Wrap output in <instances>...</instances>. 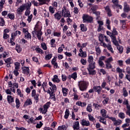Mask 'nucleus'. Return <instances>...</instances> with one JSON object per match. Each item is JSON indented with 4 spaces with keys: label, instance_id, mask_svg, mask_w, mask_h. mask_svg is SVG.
<instances>
[{
    "label": "nucleus",
    "instance_id": "nucleus-11",
    "mask_svg": "<svg viewBox=\"0 0 130 130\" xmlns=\"http://www.w3.org/2000/svg\"><path fill=\"white\" fill-rule=\"evenodd\" d=\"M81 123L83 126H89L90 125V122L85 119L82 120Z\"/></svg>",
    "mask_w": 130,
    "mask_h": 130
},
{
    "label": "nucleus",
    "instance_id": "nucleus-54",
    "mask_svg": "<svg viewBox=\"0 0 130 130\" xmlns=\"http://www.w3.org/2000/svg\"><path fill=\"white\" fill-rule=\"evenodd\" d=\"M14 64L15 66V70H19V67H20V63L18 62H15Z\"/></svg>",
    "mask_w": 130,
    "mask_h": 130
},
{
    "label": "nucleus",
    "instance_id": "nucleus-8",
    "mask_svg": "<svg viewBox=\"0 0 130 130\" xmlns=\"http://www.w3.org/2000/svg\"><path fill=\"white\" fill-rule=\"evenodd\" d=\"M23 74H26V75H29L30 74V70L29 67H23L22 68Z\"/></svg>",
    "mask_w": 130,
    "mask_h": 130
},
{
    "label": "nucleus",
    "instance_id": "nucleus-33",
    "mask_svg": "<svg viewBox=\"0 0 130 130\" xmlns=\"http://www.w3.org/2000/svg\"><path fill=\"white\" fill-rule=\"evenodd\" d=\"M78 55L81 57H87V52L86 51L82 52L81 53H79Z\"/></svg>",
    "mask_w": 130,
    "mask_h": 130
},
{
    "label": "nucleus",
    "instance_id": "nucleus-23",
    "mask_svg": "<svg viewBox=\"0 0 130 130\" xmlns=\"http://www.w3.org/2000/svg\"><path fill=\"white\" fill-rule=\"evenodd\" d=\"M89 72V75H91L92 76H94V75H96V70L94 69H87Z\"/></svg>",
    "mask_w": 130,
    "mask_h": 130
},
{
    "label": "nucleus",
    "instance_id": "nucleus-60",
    "mask_svg": "<svg viewBox=\"0 0 130 130\" xmlns=\"http://www.w3.org/2000/svg\"><path fill=\"white\" fill-rule=\"evenodd\" d=\"M97 9H98V6H93L91 8V9L92 10V11L93 12H95V11H96V10H97Z\"/></svg>",
    "mask_w": 130,
    "mask_h": 130
},
{
    "label": "nucleus",
    "instance_id": "nucleus-14",
    "mask_svg": "<svg viewBox=\"0 0 130 130\" xmlns=\"http://www.w3.org/2000/svg\"><path fill=\"white\" fill-rule=\"evenodd\" d=\"M49 85L51 87L50 89L51 91L54 92V91H56V86H55V85H53L51 82H49Z\"/></svg>",
    "mask_w": 130,
    "mask_h": 130
},
{
    "label": "nucleus",
    "instance_id": "nucleus-7",
    "mask_svg": "<svg viewBox=\"0 0 130 130\" xmlns=\"http://www.w3.org/2000/svg\"><path fill=\"white\" fill-rule=\"evenodd\" d=\"M95 69H96V62H93L92 63H89L87 69L94 70Z\"/></svg>",
    "mask_w": 130,
    "mask_h": 130
},
{
    "label": "nucleus",
    "instance_id": "nucleus-2",
    "mask_svg": "<svg viewBox=\"0 0 130 130\" xmlns=\"http://www.w3.org/2000/svg\"><path fill=\"white\" fill-rule=\"evenodd\" d=\"M82 19L83 23H92L93 22V17L90 16L88 14H83Z\"/></svg>",
    "mask_w": 130,
    "mask_h": 130
},
{
    "label": "nucleus",
    "instance_id": "nucleus-63",
    "mask_svg": "<svg viewBox=\"0 0 130 130\" xmlns=\"http://www.w3.org/2000/svg\"><path fill=\"white\" fill-rule=\"evenodd\" d=\"M116 72L117 73L120 74L121 73H122V70H121V69H120V68L117 67L116 68Z\"/></svg>",
    "mask_w": 130,
    "mask_h": 130
},
{
    "label": "nucleus",
    "instance_id": "nucleus-27",
    "mask_svg": "<svg viewBox=\"0 0 130 130\" xmlns=\"http://www.w3.org/2000/svg\"><path fill=\"white\" fill-rule=\"evenodd\" d=\"M69 116H70V110L69 109H66L64 117L66 119H68Z\"/></svg>",
    "mask_w": 130,
    "mask_h": 130
},
{
    "label": "nucleus",
    "instance_id": "nucleus-47",
    "mask_svg": "<svg viewBox=\"0 0 130 130\" xmlns=\"http://www.w3.org/2000/svg\"><path fill=\"white\" fill-rule=\"evenodd\" d=\"M0 26H5V20L2 17H0Z\"/></svg>",
    "mask_w": 130,
    "mask_h": 130
},
{
    "label": "nucleus",
    "instance_id": "nucleus-48",
    "mask_svg": "<svg viewBox=\"0 0 130 130\" xmlns=\"http://www.w3.org/2000/svg\"><path fill=\"white\" fill-rule=\"evenodd\" d=\"M52 57V54H48L45 56L46 60H49Z\"/></svg>",
    "mask_w": 130,
    "mask_h": 130
},
{
    "label": "nucleus",
    "instance_id": "nucleus-42",
    "mask_svg": "<svg viewBox=\"0 0 130 130\" xmlns=\"http://www.w3.org/2000/svg\"><path fill=\"white\" fill-rule=\"evenodd\" d=\"M111 61H113V58H112V57H110V58H107V60L105 61V62L110 63Z\"/></svg>",
    "mask_w": 130,
    "mask_h": 130
},
{
    "label": "nucleus",
    "instance_id": "nucleus-9",
    "mask_svg": "<svg viewBox=\"0 0 130 130\" xmlns=\"http://www.w3.org/2000/svg\"><path fill=\"white\" fill-rule=\"evenodd\" d=\"M101 114L103 117H105V118H107L108 116H107V111L106 110L103 109L101 110Z\"/></svg>",
    "mask_w": 130,
    "mask_h": 130
},
{
    "label": "nucleus",
    "instance_id": "nucleus-41",
    "mask_svg": "<svg viewBox=\"0 0 130 130\" xmlns=\"http://www.w3.org/2000/svg\"><path fill=\"white\" fill-rule=\"evenodd\" d=\"M86 110L88 112H92V105L91 104L88 105L86 108Z\"/></svg>",
    "mask_w": 130,
    "mask_h": 130
},
{
    "label": "nucleus",
    "instance_id": "nucleus-50",
    "mask_svg": "<svg viewBox=\"0 0 130 130\" xmlns=\"http://www.w3.org/2000/svg\"><path fill=\"white\" fill-rule=\"evenodd\" d=\"M98 63L100 67H101V68H104L105 64H104V62H103V61H99Z\"/></svg>",
    "mask_w": 130,
    "mask_h": 130
},
{
    "label": "nucleus",
    "instance_id": "nucleus-30",
    "mask_svg": "<svg viewBox=\"0 0 130 130\" xmlns=\"http://www.w3.org/2000/svg\"><path fill=\"white\" fill-rule=\"evenodd\" d=\"M25 5V8L26 9V10H30V8H31V2H28Z\"/></svg>",
    "mask_w": 130,
    "mask_h": 130
},
{
    "label": "nucleus",
    "instance_id": "nucleus-64",
    "mask_svg": "<svg viewBox=\"0 0 130 130\" xmlns=\"http://www.w3.org/2000/svg\"><path fill=\"white\" fill-rule=\"evenodd\" d=\"M53 35L54 36L59 37L60 36V32H54Z\"/></svg>",
    "mask_w": 130,
    "mask_h": 130
},
{
    "label": "nucleus",
    "instance_id": "nucleus-55",
    "mask_svg": "<svg viewBox=\"0 0 130 130\" xmlns=\"http://www.w3.org/2000/svg\"><path fill=\"white\" fill-rule=\"evenodd\" d=\"M32 18H33V15L31 14L30 15L28 16L27 21L28 23H30L32 21Z\"/></svg>",
    "mask_w": 130,
    "mask_h": 130
},
{
    "label": "nucleus",
    "instance_id": "nucleus-37",
    "mask_svg": "<svg viewBox=\"0 0 130 130\" xmlns=\"http://www.w3.org/2000/svg\"><path fill=\"white\" fill-rule=\"evenodd\" d=\"M80 28L81 31H82L83 32L87 31V28H86V26H85V25H84V24H82L80 25Z\"/></svg>",
    "mask_w": 130,
    "mask_h": 130
},
{
    "label": "nucleus",
    "instance_id": "nucleus-61",
    "mask_svg": "<svg viewBox=\"0 0 130 130\" xmlns=\"http://www.w3.org/2000/svg\"><path fill=\"white\" fill-rule=\"evenodd\" d=\"M10 37V36L8 35V34L4 33L3 35V38L4 39H8Z\"/></svg>",
    "mask_w": 130,
    "mask_h": 130
},
{
    "label": "nucleus",
    "instance_id": "nucleus-17",
    "mask_svg": "<svg viewBox=\"0 0 130 130\" xmlns=\"http://www.w3.org/2000/svg\"><path fill=\"white\" fill-rule=\"evenodd\" d=\"M54 17L55 19H56V20H57V21H59V20H60V19L61 18V15H60L59 12H57L54 15Z\"/></svg>",
    "mask_w": 130,
    "mask_h": 130
},
{
    "label": "nucleus",
    "instance_id": "nucleus-53",
    "mask_svg": "<svg viewBox=\"0 0 130 130\" xmlns=\"http://www.w3.org/2000/svg\"><path fill=\"white\" fill-rule=\"evenodd\" d=\"M17 92L18 95H19L20 97H23L24 96V95L22 94V92H21V90H20V89H17Z\"/></svg>",
    "mask_w": 130,
    "mask_h": 130
},
{
    "label": "nucleus",
    "instance_id": "nucleus-59",
    "mask_svg": "<svg viewBox=\"0 0 130 130\" xmlns=\"http://www.w3.org/2000/svg\"><path fill=\"white\" fill-rule=\"evenodd\" d=\"M30 13H31V11H30L29 9H26L25 12V16H29L30 15Z\"/></svg>",
    "mask_w": 130,
    "mask_h": 130
},
{
    "label": "nucleus",
    "instance_id": "nucleus-25",
    "mask_svg": "<svg viewBox=\"0 0 130 130\" xmlns=\"http://www.w3.org/2000/svg\"><path fill=\"white\" fill-rule=\"evenodd\" d=\"M7 100L9 103H13L14 102V98L11 95L7 96Z\"/></svg>",
    "mask_w": 130,
    "mask_h": 130
},
{
    "label": "nucleus",
    "instance_id": "nucleus-57",
    "mask_svg": "<svg viewBox=\"0 0 130 130\" xmlns=\"http://www.w3.org/2000/svg\"><path fill=\"white\" fill-rule=\"evenodd\" d=\"M89 120L90 121H94L95 120V118H94V117L91 115H88Z\"/></svg>",
    "mask_w": 130,
    "mask_h": 130
},
{
    "label": "nucleus",
    "instance_id": "nucleus-29",
    "mask_svg": "<svg viewBox=\"0 0 130 130\" xmlns=\"http://www.w3.org/2000/svg\"><path fill=\"white\" fill-rule=\"evenodd\" d=\"M93 106H94L95 109H96V110H99V109L101 108L102 106L101 105H98V104L93 103Z\"/></svg>",
    "mask_w": 130,
    "mask_h": 130
},
{
    "label": "nucleus",
    "instance_id": "nucleus-51",
    "mask_svg": "<svg viewBox=\"0 0 130 130\" xmlns=\"http://www.w3.org/2000/svg\"><path fill=\"white\" fill-rule=\"evenodd\" d=\"M42 125H43V123H42V122L40 121L39 123L37 124L36 127L37 128H40Z\"/></svg>",
    "mask_w": 130,
    "mask_h": 130
},
{
    "label": "nucleus",
    "instance_id": "nucleus-39",
    "mask_svg": "<svg viewBox=\"0 0 130 130\" xmlns=\"http://www.w3.org/2000/svg\"><path fill=\"white\" fill-rule=\"evenodd\" d=\"M106 69L107 70L112 69V65L110 63H106Z\"/></svg>",
    "mask_w": 130,
    "mask_h": 130
},
{
    "label": "nucleus",
    "instance_id": "nucleus-15",
    "mask_svg": "<svg viewBox=\"0 0 130 130\" xmlns=\"http://www.w3.org/2000/svg\"><path fill=\"white\" fill-rule=\"evenodd\" d=\"M79 128H80V123H79V121H76L73 125V129L74 130H79Z\"/></svg>",
    "mask_w": 130,
    "mask_h": 130
},
{
    "label": "nucleus",
    "instance_id": "nucleus-44",
    "mask_svg": "<svg viewBox=\"0 0 130 130\" xmlns=\"http://www.w3.org/2000/svg\"><path fill=\"white\" fill-rule=\"evenodd\" d=\"M122 122V121H121V120H118L115 121V122H114V124L115 125H119V124H121V123Z\"/></svg>",
    "mask_w": 130,
    "mask_h": 130
},
{
    "label": "nucleus",
    "instance_id": "nucleus-36",
    "mask_svg": "<svg viewBox=\"0 0 130 130\" xmlns=\"http://www.w3.org/2000/svg\"><path fill=\"white\" fill-rule=\"evenodd\" d=\"M49 11L51 14H54V12H55V9L52 6H50L49 7Z\"/></svg>",
    "mask_w": 130,
    "mask_h": 130
},
{
    "label": "nucleus",
    "instance_id": "nucleus-24",
    "mask_svg": "<svg viewBox=\"0 0 130 130\" xmlns=\"http://www.w3.org/2000/svg\"><path fill=\"white\" fill-rule=\"evenodd\" d=\"M15 50L17 51L18 53H20L22 51V48L20 47L19 45L16 44L15 47Z\"/></svg>",
    "mask_w": 130,
    "mask_h": 130
},
{
    "label": "nucleus",
    "instance_id": "nucleus-10",
    "mask_svg": "<svg viewBox=\"0 0 130 130\" xmlns=\"http://www.w3.org/2000/svg\"><path fill=\"white\" fill-rule=\"evenodd\" d=\"M35 33L37 35L39 40H41V36H42V31L41 30H35Z\"/></svg>",
    "mask_w": 130,
    "mask_h": 130
},
{
    "label": "nucleus",
    "instance_id": "nucleus-18",
    "mask_svg": "<svg viewBox=\"0 0 130 130\" xmlns=\"http://www.w3.org/2000/svg\"><path fill=\"white\" fill-rule=\"evenodd\" d=\"M111 23V21H110V20H109V19H107L106 22V26H107V28L108 30H111V27L110 26Z\"/></svg>",
    "mask_w": 130,
    "mask_h": 130
},
{
    "label": "nucleus",
    "instance_id": "nucleus-40",
    "mask_svg": "<svg viewBox=\"0 0 130 130\" xmlns=\"http://www.w3.org/2000/svg\"><path fill=\"white\" fill-rule=\"evenodd\" d=\"M24 37L27 39H31V34L29 32L24 34Z\"/></svg>",
    "mask_w": 130,
    "mask_h": 130
},
{
    "label": "nucleus",
    "instance_id": "nucleus-16",
    "mask_svg": "<svg viewBox=\"0 0 130 130\" xmlns=\"http://www.w3.org/2000/svg\"><path fill=\"white\" fill-rule=\"evenodd\" d=\"M77 78H78V76L77 75V72H74L71 75L69 76V80L72 78L74 79V80H77Z\"/></svg>",
    "mask_w": 130,
    "mask_h": 130
},
{
    "label": "nucleus",
    "instance_id": "nucleus-52",
    "mask_svg": "<svg viewBox=\"0 0 130 130\" xmlns=\"http://www.w3.org/2000/svg\"><path fill=\"white\" fill-rule=\"evenodd\" d=\"M95 49H96L97 55H99V54L101 53V50H100V48L99 47H98L96 48Z\"/></svg>",
    "mask_w": 130,
    "mask_h": 130
},
{
    "label": "nucleus",
    "instance_id": "nucleus-58",
    "mask_svg": "<svg viewBox=\"0 0 130 130\" xmlns=\"http://www.w3.org/2000/svg\"><path fill=\"white\" fill-rule=\"evenodd\" d=\"M80 61H81L82 64H83V66L86 65L87 63V60H86L84 59H81Z\"/></svg>",
    "mask_w": 130,
    "mask_h": 130
},
{
    "label": "nucleus",
    "instance_id": "nucleus-34",
    "mask_svg": "<svg viewBox=\"0 0 130 130\" xmlns=\"http://www.w3.org/2000/svg\"><path fill=\"white\" fill-rule=\"evenodd\" d=\"M119 117L121 118V119H124V118H125V114L124 113L120 112L118 114Z\"/></svg>",
    "mask_w": 130,
    "mask_h": 130
},
{
    "label": "nucleus",
    "instance_id": "nucleus-56",
    "mask_svg": "<svg viewBox=\"0 0 130 130\" xmlns=\"http://www.w3.org/2000/svg\"><path fill=\"white\" fill-rule=\"evenodd\" d=\"M112 34L113 35H118V32H117V31H116V28H113L112 30Z\"/></svg>",
    "mask_w": 130,
    "mask_h": 130
},
{
    "label": "nucleus",
    "instance_id": "nucleus-32",
    "mask_svg": "<svg viewBox=\"0 0 130 130\" xmlns=\"http://www.w3.org/2000/svg\"><path fill=\"white\" fill-rule=\"evenodd\" d=\"M99 121H100V122H102V123H103L104 124L106 125V119L102 117H100V120Z\"/></svg>",
    "mask_w": 130,
    "mask_h": 130
},
{
    "label": "nucleus",
    "instance_id": "nucleus-35",
    "mask_svg": "<svg viewBox=\"0 0 130 130\" xmlns=\"http://www.w3.org/2000/svg\"><path fill=\"white\" fill-rule=\"evenodd\" d=\"M117 48L118 49V50L119 51L120 53H122L123 51V47L120 45H118L117 47Z\"/></svg>",
    "mask_w": 130,
    "mask_h": 130
},
{
    "label": "nucleus",
    "instance_id": "nucleus-4",
    "mask_svg": "<svg viewBox=\"0 0 130 130\" xmlns=\"http://www.w3.org/2000/svg\"><path fill=\"white\" fill-rule=\"evenodd\" d=\"M24 11H25V4H22L16 10V13L17 15L21 16V15H22Z\"/></svg>",
    "mask_w": 130,
    "mask_h": 130
},
{
    "label": "nucleus",
    "instance_id": "nucleus-12",
    "mask_svg": "<svg viewBox=\"0 0 130 130\" xmlns=\"http://www.w3.org/2000/svg\"><path fill=\"white\" fill-rule=\"evenodd\" d=\"M93 90H94L95 92H97L98 94H100L102 88L100 86H95L93 87Z\"/></svg>",
    "mask_w": 130,
    "mask_h": 130
},
{
    "label": "nucleus",
    "instance_id": "nucleus-26",
    "mask_svg": "<svg viewBox=\"0 0 130 130\" xmlns=\"http://www.w3.org/2000/svg\"><path fill=\"white\" fill-rule=\"evenodd\" d=\"M111 42H109V43L107 45V48H108V50H110V51L112 53H113V49H112V47H111V45L110 44Z\"/></svg>",
    "mask_w": 130,
    "mask_h": 130
},
{
    "label": "nucleus",
    "instance_id": "nucleus-6",
    "mask_svg": "<svg viewBox=\"0 0 130 130\" xmlns=\"http://www.w3.org/2000/svg\"><path fill=\"white\" fill-rule=\"evenodd\" d=\"M50 105V102H47L45 105H44V110L42 112L43 114H45L46 112H47V109L49 108V106Z\"/></svg>",
    "mask_w": 130,
    "mask_h": 130
},
{
    "label": "nucleus",
    "instance_id": "nucleus-46",
    "mask_svg": "<svg viewBox=\"0 0 130 130\" xmlns=\"http://www.w3.org/2000/svg\"><path fill=\"white\" fill-rule=\"evenodd\" d=\"M62 91L63 92V95L67 96V94H68V89L66 88H62Z\"/></svg>",
    "mask_w": 130,
    "mask_h": 130
},
{
    "label": "nucleus",
    "instance_id": "nucleus-22",
    "mask_svg": "<svg viewBox=\"0 0 130 130\" xmlns=\"http://www.w3.org/2000/svg\"><path fill=\"white\" fill-rule=\"evenodd\" d=\"M122 93L124 97H127L128 96V92H127V90H126V88H125V87L123 88Z\"/></svg>",
    "mask_w": 130,
    "mask_h": 130
},
{
    "label": "nucleus",
    "instance_id": "nucleus-3",
    "mask_svg": "<svg viewBox=\"0 0 130 130\" xmlns=\"http://www.w3.org/2000/svg\"><path fill=\"white\" fill-rule=\"evenodd\" d=\"M61 15L63 17H64L65 18H70L71 17L70 11L67 10V8H66V7L64 6L62 8Z\"/></svg>",
    "mask_w": 130,
    "mask_h": 130
},
{
    "label": "nucleus",
    "instance_id": "nucleus-13",
    "mask_svg": "<svg viewBox=\"0 0 130 130\" xmlns=\"http://www.w3.org/2000/svg\"><path fill=\"white\" fill-rule=\"evenodd\" d=\"M124 12L125 13H128L130 11L129 6L127 5V3L126 2L124 3V8H123Z\"/></svg>",
    "mask_w": 130,
    "mask_h": 130
},
{
    "label": "nucleus",
    "instance_id": "nucleus-21",
    "mask_svg": "<svg viewBox=\"0 0 130 130\" xmlns=\"http://www.w3.org/2000/svg\"><path fill=\"white\" fill-rule=\"evenodd\" d=\"M28 105H32V100L30 99H28L24 103V106H28Z\"/></svg>",
    "mask_w": 130,
    "mask_h": 130
},
{
    "label": "nucleus",
    "instance_id": "nucleus-1",
    "mask_svg": "<svg viewBox=\"0 0 130 130\" xmlns=\"http://www.w3.org/2000/svg\"><path fill=\"white\" fill-rule=\"evenodd\" d=\"M78 86L79 88V90L84 92V91L87 90L88 86H89V82L85 81H80L78 82Z\"/></svg>",
    "mask_w": 130,
    "mask_h": 130
},
{
    "label": "nucleus",
    "instance_id": "nucleus-20",
    "mask_svg": "<svg viewBox=\"0 0 130 130\" xmlns=\"http://www.w3.org/2000/svg\"><path fill=\"white\" fill-rule=\"evenodd\" d=\"M87 61H88V63H91L93 62H95V61H94V57H93V56H92V55L88 56Z\"/></svg>",
    "mask_w": 130,
    "mask_h": 130
},
{
    "label": "nucleus",
    "instance_id": "nucleus-5",
    "mask_svg": "<svg viewBox=\"0 0 130 130\" xmlns=\"http://www.w3.org/2000/svg\"><path fill=\"white\" fill-rule=\"evenodd\" d=\"M123 104L126 106L127 111H126V114L130 117V105H128V101L127 100H125L123 102Z\"/></svg>",
    "mask_w": 130,
    "mask_h": 130
},
{
    "label": "nucleus",
    "instance_id": "nucleus-31",
    "mask_svg": "<svg viewBox=\"0 0 130 130\" xmlns=\"http://www.w3.org/2000/svg\"><path fill=\"white\" fill-rule=\"evenodd\" d=\"M32 97L34 98V99L35 100L36 103H38V100H39V94L37 93V94L33 95Z\"/></svg>",
    "mask_w": 130,
    "mask_h": 130
},
{
    "label": "nucleus",
    "instance_id": "nucleus-62",
    "mask_svg": "<svg viewBox=\"0 0 130 130\" xmlns=\"http://www.w3.org/2000/svg\"><path fill=\"white\" fill-rule=\"evenodd\" d=\"M61 78L62 81H63V82H64V81H67V76H66V75L62 74L61 75Z\"/></svg>",
    "mask_w": 130,
    "mask_h": 130
},
{
    "label": "nucleus",
    "instance_id": "nucleus-19",
    "mask_svg": "<svg viewBox=\"0 0 130 130\" xmlns=\"http://www.w3.org/2000/svg\"><path fill=\"white\" fill-rule=\"evenodd\" d=\"M52 81L54 82V83H59L60 80L58 79V76H57V75H54L52 79Z\"/></svg>",
    "mask_w": 130,
    "mask_h": 130
},
{
    "label": "nucleus",
    "instance_id": "nucleus-49",
    "mask_svg": "<svg viewBox=\"0 0 130 130\" xmlns=\"http://www.w3.org/2000/svg\"><path fill=\"white\" fill-rule=\"evenodd\" d=\"M41 46L42 47L43 49H44V50H46V49H47V46H46L45 43H42Z\"/></svg>",
    "mask_w": 130,
    "mask_h": 130
},
{
    "label": "nucleus",
    "instance_id": "nucleus-38",
    "mask_svg": "<svg viewBox=\"0 0 130 130\" xmlns=\"http://www.w3.org/2000/svg\"><path fill=\"white\" fill-rule=\"evenodd\" d=\"M35 50L37 51L38 53H41L42 54H43V53H44L43 50L39 48H36L35 49Z\"/></svg>",
    "mask_w": 130,
    "mask_h": 130
},
{
    "label": "nucleus",
    "instance_id": "nucleus-43",
    "mask_svg": "<svg viewBox=\"0 0 130 130\" xmlns=\"http://www.w3.org/2000/svg\"><path fill=\"white\" fill-rule=\"evenodd\" d=\"M15 102L16 104V108H19L20 107V100H19V99H16Z\"/></svg>",
    "mask_w": 130,
    "mask_h": 130
},
{
    "label": "nucleus",
    "instance_id": "nucleus-28",
    "mask_svg": "<svg viewBox=\"0 0 130 130\" xmlns=\"http://www.w3.org/2000/svg\"><path fill=\"white\" fill-rule=\"evenodd\" d=\"M8 17L10 19V20H15V14L13 13H9L8 14Z\"/></svg>",
    "mask_w": 130,
    "mask_h": 130
},
{
    "label": "nucleus",
    "instance_id": "nucleus-45",
    "mask_svg": "<svg viewBox=\"0 0 130 130\" xmlns=\"http://www.w3.org/2000/svg\"><path fill=\"white\" fill-rule=\"evenodd\" d=\"M40 3V6H42V5H45L47 1L46 0H38Z\"/></svg>",
    "mask_w": 130,
    "mask_h": 130
}]
</instances>
